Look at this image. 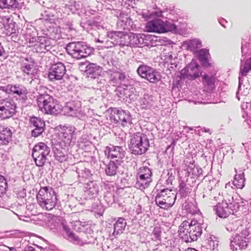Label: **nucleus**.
I'll use <instances>...</instances> for the list:
<instances>
[{
	"mask_svg": "<svg viewBox=\"0 0 251 251\" xmlns=\"http://www.w3.org/2000/svg\"><path fill=\"white\" fill-rule=\"evenodd\" d=\"M137 72L141 77L148 80L151 83H155L160 79V75L155 70L145 65H140Z\"/></svg>",
	"mask_w": 251,
	"mask_h": 251,
	"instance_id": "1a4fd4ad",
	"label": "nucleus"
},
{
	"mask_svg": "<svg viewBox=\"0 0 251 251\" xmlns=\"http://www.w3.org/2000/svg\"><path fill=\"white\" fill-rule=\"evenodd\" d=\"M245 174L244 173L235 175L233 184L237 188L242 189L245 185Z\"/></svg>",
	"mask_w": 251,
	"mask_h": 251,
	"instance_id": "b1692460",
	"label": "nucleus"
},
{
	"mask_svg": "<svg viewBox=\"0 0 251 251\" xmlns=\"http://www.w3.org/2000/svg\"><path fill=\"white\" fill-rule=\"evenodd\" d=\"M179 234L188 242L196 241L202 233V228L200 223L196 221L191 223L183 221L179 226Z\"/></svg>",
	"mask_w": 251,
	"mask_h": 251,
	"instance_id": "f03ea898",
	"label": "nucleus"
},
{
	"mask_svg": "<svg viewBox=\"0 0 251 251\" xmlns=\"http://www.w3.org/2000/svg\"><path fill=\"white\" fill-rule=\"evenodd\" d=\"M5 52L4 50L3 47L1 46V43H0V56H2L4 53Z\"/></svg>",
	"mask_w": 251,
	"mask_h": 251,
	"instance_id": "79ce46f5",
	"label": "nucleus"
},
{
	"mask_svg": "<svg viewBox=\"0 0 251 251\" xmlns=\"http://www.w3.org/2000/svg\"><path fill=\"white\" fill-rule=\"evenodd\" d=\"M5 0H0V8L3 9L4 8V2Z\"/></svg>",
	"mask_w": 251,
	"mask_h": 251,
	"instance_id": "c03bdc74",
	"label": "nucleus"
},
{
	"mask_svg": "<svg viewBox=\"0 0 251 251\" xmlns=\"http://www.w3.org/2000/svg\"><path fill=\"white\" fill-rule=\"evenodd\" d=\"M64 230L66 232L68 236H69L72 232L71 231L70 228L67 226L64 225L63 226Z\"/></svg>",
	"mask_w": 251,
	"mask_h": 251,
	"instance_id": "a19ab883",
	"label": "nucleus"
},
{
	"mask_svg": "<svg viewBox=\"0 0 251 251\" xmlns=\"http://www.w3.org/2000/svg\"><path fill=\"white\" fill-rule=\"evenodd\" d=\"M66 49L68 54L77 59L85 58L91 52V48L82 42L70 43Z\"/></svg>",
	"mask_w": 251,
	"mask_h": 251,
	"instance_id": "423d86ee",
	"label": "nucleus"
},
{
	"mask_svg": "<svg viewBox=\"0 0 251 251\" xmlns=\"http://www.w3.org/2000/svg\"><path fill=\"white\" fill-rule=\"evenodd\" d=\"M44 131V126L35 127L32 130L31 135L33 137H37L39 136Z\"/></svg>",
	"mask_w": 251,
	"mask_h": 251,
	"instance_id": "c9c22d12",
	"label": "nucleus"
},
{
	"mask_svg": "<svg viewBox=\"0 0 251 251\" xmlns=\"http://www.w3.org/2000/svg\"><path fill=\"white\" fill-rule=\"evenodd\" d=\"M68 237L71 238L73 241L75 242H78L79 241L78 237L75 236V234L72 232Z\"/></svg>",
	"mask_w": 251,
	"mask_h": 251,
	"instance_id": "ea45409f",
	"label": "nucleus"
},
{
	"mask_svg": "<svg viewBox=\"0 0 251 251\" xmlns=\"http://www.w3.org/2000/svg\"><path fill=\"white\" fill-rule=\"evenodd\" d=\"M116 72L110 75V80L114 83H118V76H116Z\"/></svg>",
	"mask_w": 251,
	"mask_h": 251,
	"instance_id": "58836bf2",
	"label": "nucleus"
},
{
	"mask_svg": "<svg viewBox=\"0 0 251 251\" xmlns=\"http://www.w3.org/2000/svg\"><path fill=\"white\" fill-rule=\"evenodd\" d=\"M101 67L95 63H90L87 67L86 72L87 74L91 75L94 77L100 75Z\"/></svg>",
	"mask_w": 251,
	"mask_h": 251,
	"instance_id": "5701e85b",
	"label": "nucleus"
},
{
	"mask_svg": "<svg viewBox=\"0 0 251 251\" xmlns=\"http://www.w3.org/2000/svg\"><path fill=\"white\" fill-rule=\"evenodd\" d=\"M209 55V50L207 49H201L199 51V59L203 65H206V64L207 63Z\"/></svg>",
	"mask_w": 251,
	"mask_h": 251,
	"instance_id": "bb28decb",
	"label": "nucleus"
},
{
	"mask_svg": "<svg viewBox=\"0 0 251 251\" xmlns=\"http://www.w3.org/2000/svg\"><path fill=\"white\" fill-rule=\"evenodd\" d=\"M54 156L60 162H63L67 160V157L62 151L55 149L54 150Z\"/></svg>",
	"mask_w": 251,
	"mask_h": 251,
	"instance_id": "c85d7f7f",
	"label": "nucleus"
},
{
	"mask_svg": "<svg viewBox=\"0 0 251 251\" xmlns=\"http://www.w3.org/2000/svg\"><path fill=\"white\" fill-rule=\"evenodd\" d=\"M10 90L13 94L18 96L25 95L26 94V90L25 88L17 87L16 86H11Z\"/></svg>",
	"mask_w": 251,
	"mask_h": 251,
	"instance_id": "473e14b6",
	"label": "nucleus"
},
{
	"mask_svg": "<svg viewBox=\"0 0 251 251\" xmlns=\"http://www.w3.org/2000/svg\"><path fill=\"white\" fill-rule=\"evenodd\" d=\"M185 186V184L184 183H181V184H180L179 185V187L180 188H183L184 187V186Z\"/></svg>",
	"mask_w": 251,
	"mask_h": 251,
	"instance_id": "de8ad7c7",
	"label": "nucleus"
},
{
	"mask_svg": "<svg viewBox=\"0 0 251 251\" xmlns=\"http://www.w3.org/2000/svg\"><path fill=\"white\" fill-rule=\"evenodd\" d=\"M151 176L152 173L150 169L147 167H140L138 173L139 186L143 188L148 187L150 183L152 181Z\"/></svg>",
	"mask_w": 251,
	"mask_h": 251,
	"instance_id": "9b49d317",
	"label": "nucleus"
},
{
	"mask_svg": "<svg viewBox=\"0 0 251 251\" xmlns=\"http://www.w3.org/2000/svg\"><path fill=\"white\" fill-rule=\"evenodd\" d=\"M60 128L59 139L65 145L69 144L71 143L73 135L75 132V127L72 126H61Z\"/></svg>",
	"mask_w": 251,
	"mask_h": 251,
	"instance_id": "dca6fc26",
	"label": "nucleus"
},
{
	"mask_svg": "<svg viewBox=\"0 0 251 251\" xmlns=\"http://www.w3.org/2000/svg\"><path fill=\"white\" fill-rule=\"evenodd\" d=\"M34 249L32 246H29L27 248V250H25L24 251H34Z\"/></svg>",
	"mask_w": 251,
	"mask_h": 251,
	"instance_id": "a18cd8bd",
	"label": "nucleus"
},
{
	"mask_svg": "<svg viewBox=\"0 0 251 251\" xmlns=\"http://www.w3.org/2000/svg\"><path fill=\"white\" fill-rule=\"evenodd\" d=\"M249 242L250 239L249 238L243 234H237L230 243V248L233 251L245 249L247 247Z\"/></svg>",
	"mask_w": 251,
	"mask_h": 251,
	"instance_id": "4468645a",
	"label": "nucleus"
},
{
	"mask_svg": "<svg viewBox=\"0 0 251 251\" xmlns=\"http://www.w3.org/2000/svg\"><path fill=\"white\" fill-rule=\"evenodd\" d=\"M16 105L11 101H4L0 104V116L3 119L10 118L15 112Z\"/></svg>",
	"mask_w": 251,
	"mask_h": 251,
	"instance_id": "2eb2a0df",
	"label": "nucleus"
},
{
	"mask_svg": "<svg viewBox=\"0 0 251 251\" xmlns=\"http://www.w3.org/2000/svg\"><path fill=\"white\" fill-rule=\"evenodd\" d=\"M39 110L45 114L56 115L62 110L57 100L48 94L40 95L37 100Z\"/></svg>",
	"mask_w": 251,
	"mask_h": 251,
	"instance_id": "f257e3e1",
	"label": "nucleus"
},
{
	"mask_svg": "<svg viewBox=\"0 0 251 251\" xmlns=\"http://www.w3.org/2000/svg\"><path fill=\"white\" fill-rule=\"evenodd\" d=\"M114 34L116 36H120V35L122 36L123 35V32H120V31H115L114 32Z\"/></svg>",
	"mask_w": 251,
	"mask_h": 251,
	"instance_id": "49530a36",
	"label": "nucleus"
},
{
	"mask_svg": "<svg viewBox=\"0 0 251 251\" xmlns=\"http://www.w3.org/2000/svg\"><path fill=\"white\" fill-rule=\"evenodd\" d=\"M12 132L7 126L0 124V145H7L11 141Z\"/></svg>",
	"mask_w": 251,
	"mask_h": 251,
	"instance_id": "a211bd4d",
	"label": "nucleus"
},
{
	"mask_svg": "<svg viewBox=\"0 0 251 251\" xmlns=\"http://www.w3.org/2000/svg\"><path fill=\"white\" fill-rule=\"evenodd\" d=\"M129 147L134 154L145 153L150 147V142L147 135L141 132L133 134L131 137Z\"/></svg>",
	"mask_w": 251,
	"mask_h": 251,
	"instance_id": "7ed1b4c3",
	"label": "nucleus"
},
{
	"mask_svg": "<svg viewBox=\"0 0 251 251\" xmlns=\"http://www.w3.org/2000/svg\"><path fill=\"white\" fill-rule=\"evenodd\" d=\"M115 75L118 76V83L119 82L121 83L126 78V75L125 73L116 72V74Z\"/></svg>",
	"mask_w": 251,
	"mask_h": 251,
	"instance_id": "e433bc0d",
	"label": "nucleus"
},
{
	"mask_svg": "<svg viewBox=\"0 0 251 251\" xmlns=\"http://www.w3.org/2000/svg\"><path fill=\"white\" fill-rule=\"evenodd\" d=\"M250 70H251V57L248 59L244 66L241 67L240 73L242 76H246Z\"/></svg>",
	"mask_w": 251,
	"mask_h": 251,
	"instance_id": "cd10ccee",
	"label": "nucleus"
},
{
	"mask_svg": "<svg viewBox=\"0 0 251 251\" xmlns=\"http://www.w3.org/2000/svg\"><path fill=\"white\" fill-rule=\"evenodd\" d=\"M184 164L186 166H188L187 169L188 173L190 172V171L195 167L194 162L195 161L192 159V161L188 162V160L184 161Z\"/></svg>",
	"mask_w": 251,
	"mask_h": 251,
	"instance_id": "4c0bfd02",
	"label": "nucleus"
},
{
	"mask_svg": "<svg viewBox=\"0 0 251 251\" xmlns=\"http://www.w3.org/2000/svg\"><path fill=\"white\" fill-rule=\"evenodd\" d=\"M176 198L175 191L168 188L164 189L157 193L155 201L161 208L167 209L174 204Z\"/></svg>",
	"mask_w": 251,
	"mask_h": 251,
	"instance_id": "39448f33",
	"label": "nucleus"
},
{
	"mask_svg": "<svg viewBox=\"0 0 251 251\" xmlns=\"http://www.w3.org/2000/svg\"><path fill=\"white\" fill-rule=\"evenodd\" d=\"M33 65L30 64H24L22 67V71L27 75L29 76L34 75L36 72L35 70L34 69Z\"/></svg>",
	"mask_w": 251,
	"mask_h": 251,
	"instance_id": "7c9ffc66",
	"label": "nucleus"
},
{
	"mask_svg": "<svg viewBox=\"0 0 251 251\" xmlns=\"http://www.w3.org/2000/svg\"><path fill=\"white\" fill-rule=\"evenodd\" d=\"M109 155L111 158L116 159V160L118 161L119 159H122L124 158L125 152L121 147L117 146L114 149L110 150Z\"/></svg>",
	"mask_w": 251,
	"mask_h": 251,
	"instance_id": "412c9836",
	"label": "nucleus"
},
{
	"mask_svg": "<svg viewBox=\"0 0 251 251\" xmlns=\"http://www.w3.org/2000/svg\"><path fill=\"white\" fill-rule=\"evenodd\" d=\"M117 166L113 161H110L107 165L105 171L107 176H113L116 174Z\"/></svg>",
	"mask_w": 251,
	"mask_h": 251,
	"instance_id": "a878e982",
	"label": "nucleus"
},
{
	"mask_svg": "<svg viewBox=\"0 0 251 251\" xmlns=\"http://www.w3.org/2000/svg\"><path fill=\"white\" fill-rule=\"evenodd\" d=\"M50 152V148L44 143L39 142L36 144L33 149L32 156L36 165L43 167L46 162L47 156Z\"/></svg>",
	"mask_w": 251,
	"mask_h": 251,
	"instance_id": "6e6552de",
	"label": "nucleus"
},
{
	"mask_svg": "<svg viewBox=\"0 0 251 251\" xmlns=\"http://www.w3.org/2000/svg\"><path fill=\"white\" fill-rule=\"evenodd\" d=\"M126 223L123 218H119L114 225V232L116 234L123 233L126 226Z\"/></svg>",
	"mask_w": 251,
	"mask_h": 251,
	"instance_id": "393cba45",
	"label": "nucleus"
},
{
	"mask_svg": "<svg viewBox=\"0 0 251 251\" xmlns=\"http://www.w3.org/2000/svg\"><path fill=\"white\" fill-rule=\"evenodd\" d=\"M10 251H17L16 249L14 248H9Z\"/></svg>",
	"mask_w": 251,
	"mask_h": 251,
	"instance_id": "8fccbe9b",
	"label": "nucleus"
},
{
	"mask_svg": "<svg viewBox=\"0 0 251 251\" xmlns=\"http://www.w3.org/2000/svg\"><path fill=\"white\" fill-rule=\"evenodd\" d=\"M200 67L199 65L195 61L192 60L182 70V74L187 78L194 79L201 75Z\"/></svg>",
	"mask_w": 251,
	"mask_h": 251,
	"instance_id": "ddd939ff",
	"label": "nucleus"
},
{
	"mask_svg": "<svg viewBox=\"0 0 251 251\" xmlns=\"http://www.w3.org/2000/svg\"><path fill=\"white\" fill-rule=\"evenodd\" d=\"M7 182L4 176H0V196L5 191L7 188Z\"/></svg>",
	"mask_w": 251,
	"mask_h": 251,
	"instance_id": "72a5a7b5",
	"label": "nucleus"
},
{
	"mask_svg": "<svg viewBox=\"0 0 251 251\" xmlns=\"http://www.w3.org/2000/svg\"><path fill=\"white\" fill-rule=\"evenodd\" d=\"M215 211L219 217L224 218H226L231 213L228 208V204L224 201L217 204Z\"/></svg>",
	"mask_w": 251,
	"mask_h": 251,
	"instance_id": "6ab92c4d",
	"label": "nucleus"
},
{
	"mask_svg": "<svg viewBox=\"0 0 251 251\" xmlns=\"http://www.w3.org/2000/svg\"><path fill=\"white\" fill-rule=\"evenodd\" d=\"M202 82L206 91L211 92L215 88V78L213 76L204 75L202 76Z\"/></svg>",
	"mask_w": 251,
	"mask_h": 251,
	"instance_id": "aec40b11",
	"label": "nucleus"
},
{
	"mask_svg": "<svg viewBox=\"0 0 251 251\" xmlns=\"http://www.w3.org/2000/svg\"><path fill=\"white\" fill-rule=\"evenodd\" d=\"M110 110L113 117H115V115H118V117L114 118V122L115 123H120L124 127L132 124L130 116L125 111L116 107H111Z\"/></svg>",
	"mask_w": 251,
	"mask_h": 251,
	"instance_id": "9d476101",
	"label": "nucleus"
},
{
	"mask_svg": "<svg viewBox=\"0 0 251 251\" xmlns=\"http://www.w3.org/2000/svg\"><path fill=\"white\" fill-rule=\"evenodd\" d=\"M186 251H198L193 248H188Z\"/></svg>",
	"mask_w": 251,
	"mask_h": 251,
	"instance_id": "09e8293b",
	"label": "nucleus"
},
{
	"mask_svg": "<svg viewBox=\"0 0 251 251\" xmlns=\"http://www.w3.org/2000/svg\"><path fill=\"white\" fill-rule=\"evenodd\" d=\"M201 42L198 39L190 40L188 44V48L192 51H196L197 50L201 48Z\"/></svg>",
	"mask_w": 251,
	"mask_h": 251,
	"instance_id": "c756f323",
	"label": "nucleus"
},
{
	"mask_svg": "<svg viewBox=\"0 0 251 251\" xmlns=\"http://www.w3.org/2000/svg\"><path fill=\"white\" fill-rule=\"evenodd\" d=\"M129 39V44L133 47H140L144 43V39L140 34L131 33Z\"/></svg>",
	"mask_w": 251,
	"mask_h": 251,
	"instance_id": "4be33fe9",
	"label": "nucleus"
},
{
	"mask_svg": "<svg viewBox=\"0 0 251 251\" xmlns=\"http://www.w3.org/2000/svg\"><path fill=\"white\" fill-rule=\"evenodd\" d=\"M37 202L44 210H52L56 203V199L47 186L41 187L36 196Z\"/></svg>",
	"mask_w": 251,
	"mask_h": 251,
	"instance_id": "20e7f679",
	"label": "nucleus"
},
{
	"mask_svg": "<svg viewBox=\"0 0 251 251\" xmlns=\"http://www.w3.org/2000/svg\"><path fill=\"white\" fill-rule=\"evenodd\" d=\"M176 26L169 22H164L159 19H155L147 22L145 30L148 32L163 33L174 30Z\"/></svg>",
	"mask_w": 251,
	"mask_h": 251,
	"instance_id": "0eeeda50",
	"label": "nucleus"
},
{
	"mask_svg": "<svg viewBox=\"0 0 251 251\" xmlns=\"http://www.w3.org/2000/svg\"><path fill=\"white\" fill-rule=\"evenodd\" d=\"M30 124L34 127L45 126V123L40 118L36 117H32L30 118Z\"/></svg>",
	"mask_w": 251,
	"mask_h": 251,
	"instance_id": "2f4dec72",
	"label": "nucleus"
},
{
	"mask_svg": "<svg viewBox=\"0 0 251 251\" xmlns=\"http://www.w3.org/2000/svg\"><path fill=\"white\" fill-rule=\"evenodd\" d=\"M4 8H15L18 5L16 0H5Z\"/></svg>",
	"mask_w": 251,
	"mask_h": 251,
	"instance_id": "f704fd0d",
	"label": "nucleus"
},
{
	"mask_svg": "<svg viewBox=\"0 0 251 251\" xmlns=\"http://www.w3.org/2000/svg\"><path fill=\"white\" fill-rule=\"evenodd\" d=\"M56 37L52 38H48L44 36H40L38 37L37 44L40 48L38 52H45V50H49L52 46L53 41L55 40Z\"/></svg>",
	"mask_w": 251,
	"mask_h": 251,
	"instance_id": "f3484780",
	"label": "nucleus"
},
{
	"mask_svg": "<svg viewBox=\"0 0 251 251\" xmlns=\"http://www.w3.org/2000/svg\"><path fill=\"white\" fill-rule=\"evenodd\" d=\"M66 71L65 65L62 63L58 62L52 65L49 73V78L51 81L60 80Z\"/></svg>",
	"mask_w": 251,
	"mask_h": 251,
	"instance_id": "f8f14e48",
	"label": "nucleus"
},
{
	"mask_svg": "<svg viewBox=\"0 0 251 251\" xmlns=\"http://www.w3.org/2000/svg\"><path fill=\"white\" fill-rule=\"evenodd\" d=\"M108 112H109L110 113V119L111 120V121H114V118L115 117H118V115H115V117H113L111 114V111L110 110V108L108 109Z\"/></svg>",
	"mask_w": 251,
	"mask_h": 251,
	"instance_id": "37998d69",
	"label": "nucleus"
}]
</instances>
